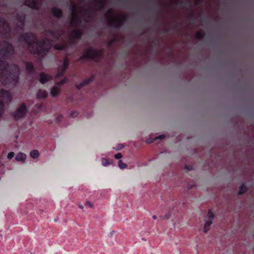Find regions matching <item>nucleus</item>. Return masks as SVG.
<instances>
[{
  "label": "nucleus",
  "instance_id": "7",
  "mask_svg": "<svg viewBox=\"0 0 254 254\" xmlns=\"http://www.w3.org/2000/svg\"><path fill=\"white\" fill-rule=\"evenodd\" d=\"M0 35L6 38L9 37L10 35V29L7 21L1 17H0Z\"/></svg>",
  "mask_w": 254,
  "mask_h": 254
},
{
  "label": "nucleus",
  "instance_id": "33",
  "mask_svg": "<svg viewBox=\"0 0 254 254\" xmlns=\"http://www.w3.org/2000/svg\"><path fill=\"white\" fill-rule=\"evenodd\" d=\"M122 157V155L120 153H118L115 155V158L117 159H119Z\"/></svg>",
  "mask_w": 254,
  "mask_h": 254
},
{
  "label": "nucleus",
  "instance_id": "15",
  "mask_svg": "<svg viewBox=\"0 0 254 254\" xmlns=\"http://www.w3.org/2000/svg\"><path fill=\"white\" fill-rule=\"evenodd\" d=\"M52 79V76L42 72L39 74V81L42 84H44Z\"/></svg>",
  "mask_w": 254,
  "mask_h": 254
},
{
  "label": "nucleus",
  "instance_id": "40",
  "mask_svg": "<svg viewBox=\"0 0 254 254\" xmlns=\"http://www.w3.org/2000/svg\"><path fill=\"white\" fill-rule=\"evenodd\" d=\"M112 43V42H110V43H109V46H111V45Z\"/></svg>",
  "mask_w": 254,
  "mask_h": 254
},
{
  "label": "nucleus",
  "instance_id": "34",
  "mask_svg": "<svg viewBox=\"0 0 254 254\" xmlns=\"http://www.w3.org/2000/svg\"><path fill=\"white\" fill-rule=\"evenodd\" d=\"M195 186H196V184H188L187 187H188V190H190L192 188L195 187Z\"/></svg>",
  "mask_w": 254,
  "mask_h": 254
},
{
  "label": "nucleus",
  "instance_id": "36",
  "mask_svg": "<svg viewBox=\"0 0 254 254\" xmlns=\"http://www.w3.org/2000/svg\"><path fill=\"white\" fill-rule=\"evenodd\" d=\"M84 86L83 85V84L82 82L80 84L76 85V88H77L79 90H80L81 88H82Z\"/></svg>",
  "mask_w": 254,
  "mask_h": 254
},
{
  "label": "nucleus",
  "instance_id": "38",
  "mask_svg": "<svg viewBox=\"0 0 254 254\" xmlns=\"http://www.w3.org/2000/svg\"><path fill=\"white\" fill-rule=\"evenodd\" d=\"M153 142V141H152V140H147V141H146V143H151V142Z\"/></svg>",
  "mask_w": 254,
  "mask_h": 254
},
{
  "label": "nucleus",
  "instance_id": "23",
  "mask_svg": "<svg viewBox=\"0 0 254 254\" xmlns=\"http://www.w3.org/2000/svg\"><path fill=\"white\" fill-rule=\"evenodd\" d=\"M66 48V46L64 45H55L54 46V48L55 50H64Z\"/></svg>",
  "mask_w": 254,
  "mask_h": 254
},
{
  "label": "nucleus",
  "instance_id": "1",
  "mask_svg": "<svg viewBox=\"0 0 254 254\" xmlns=\"http://www.w3.org/2000/svg\"><path fill=\"white\" fill-rule=\"evenodd\" d=\"M105 3V0H93V7H91L88 4L84 6V8L81 5H76L71 2L70 4V26L74 28L70 35L69 38L71 42L74 40L79 39L82 35V31L78 29L81 26V21L85 22L90 20L92 12L94 10L100 9L103 7Z\"/></svg>",
  "mask_w": 254,
  "mask_h": 254
},
{
  "label": "nucleus",
  "instance_id": "31",
  "mask_svg": "<svg viewBox=\"0 0 254 254\" xmlns=\"http://www.w3.org/2000/svg\"><path fill=\"white\" fill-rule=\"evenodd\" d=\"M165 137V135L164 134H161V135H160L157 137H156L154 139V140H157V139H163Z\"/></svg>",
  "mask_w": 254,
  "mask_h": 254
},
{
  "label": "nucleus",
  "instance_id": "17",
  "mask_svg": "<svg viewBox=\"0 0 254 254\" xmlns=\"http://www.w3.org/2000/svg\"><path fill=\"white\" fill-rule=\"evenodd\" d=\"M60 93V88L57 86H54L51 89L50 94L53 97H57Z\"/></svg>",
  "mask_w": 254,
  "mask_h": 254
},
{
  "label": "nucleus",
  "instance_id": "35",
  "mask_svg": "<svg viewBox=\"0 0 254 254\" xmlns=\"http://www.w3.org/2000/svg\"><path fill=\"white\" fill-rule=\"evenodd\" d=\"M185 168L188 171L192 170V167L191 166L185 165Z\"/></svg>",
  "mask_w": 254,
  "mask_h": 254
},
{
  "label": "nucleus",
  "instance_id": "28",
  "mask_svg": "<svg viewBox=\"0 0 254 254\" xmlns=\"http://www.w3.org/2000/svg\"><path fill=\"white\" fill-rule=\"evenodd\" d=\"M204 36V34L202 32L198 31L196 34V37L198 39H201Z\"/></svg>",
  "mask_w": 254,
  "mask_h": 254
},
{
  "label": "nucleus",
  "instance_id": "2",
  "mask_svg": "<svg viewBox=\"0 0 254 254\" xmlns=\"http://www.w3.org/2000/svg\"><path fill=\"white\" fill-rule=\"evenodd\" d=\"M18 41L27 45L31 53L36 54L39 58L44 57L48 53L51 45L48 40L38 41L32 33H25L21 35Z\"/></svg>",
  "mask_w": 254,
  "mask_h": 254
},
{
  "label": "nucleus",
  "instance_id": "9",
  "mask_svg": "<svg viewBox=\"0 0 254 254\" xmlns=\"http://www.w3.org/2000/svg\"><path fill=\"white\" fill-rule=\"evenodd\" d=\"M27 113V109L25 103H22L19 107L12 113V116L15 120H18L25 117Z\"/></svg>",
  "mask_w": 254,
  "mask_h": 254
},
{
  "label": "nucleus",
  "instance_id": "29",
  "mask_svg": "<svg viewBox=\"0 0 254 254\" xmlns=\"http://www.w3.org/2000/svg\"><path fill=\"white\" fill-rule=\"evenodd\" d=\"M14 156V153L13 152H10L7 154V158L8 159H12Z\"/></svg>",
  "mask_w": 254,
  "mask_h": 254
},
{
  "label": "nucleus",
  "instance_id": "32",
  "mask_svg": "<svg viewBox=\"0 0 254 254\" xmlns=\"http://www.w3.org/2000/svg\"><path fill=\"white\" fill-rule=\"evenodd\" d=\"M124 148V145L123 144H119L117 145L116 150H119L123 149Z\"/></svg>",
  "mask_w": 254,
  "mask_h": 254
},
{
  "label": "nucleus",
  "instance_id": "19",
  "mask_svg": "<svg viewBox=\"0 0 254 254\" xmlns=\"http://www.w3.org/2000/svg\"><path fill=\"white\" fill-rule=\"evenodd\" d=\"M26 158V155L24 153L20 152L17 154L15 160L17 161L24 162Z\"/></svg>",
  "mask_w": 254,
  "mask_h": 254
},
{
  "label": "nucleus",
  "instance_id": "27",
  "mask_svg": "<svg viewBox=\"0 0 254 254\" xmlns=\"http://www.w3.org/2000/svg\"><path fill=\"white\" fill-rule=\"evenodd\" d=\"M78 115V113L76 111H73L71 112L70 113V116L72 118H75L77 117Z\"/></svg>",
  "mask_w": 254,
  "mask_h": 254
},
{
  "label": "nucleus",
  "instance_id": "16",
  "mask_svg": "<svg viewBox=\"0 0 254 254\" xmlns=\"http://www.w3.org/2000/svg\"><path fill=\"white\" fill-rule=\"evenodd\" d=\"M48 95V93L45 90L40 89L36 93V98L38 100L45 99L47 97Z\"/></svg>",
  "mask_w": 254,
  "mask_h": 254
},
{
  "label": "nucleus",
  "instance_id": "21",
  "mask_svg": "<svg viewBox=\"0 0 254 254\" xmlns=\"http://www.w3.org/2000/svg\"><path fill=\"white\" fill-rule=\"evenodd\" d=\"M30 157L33 159L38 158L40 156V153L37 150H33L30 153Z\"/></svg>",
  "mask_w": 254,
  "mask_h": 254
},
{
  "label": "nucleus",
  "instance_id": "37",
  "mask_svg": "<svg viewBox=\"0 0 254 254\" xmlns=\"http://www.w3.org/2000/svg\"><path fill=\"white\" fill-rule=\"evenodd\" d=\"M86 204L90 207H92V205L91 204V203L89 202V201H87L86 202Z\"/></svg>",
  "mask_w": 254,
  "mask_h": 254
},
{
  "label": "nucleus",
  "instance_id": "18",
  "mask_svg": "<svg viewBox=\"0 0 254 254\" xmlns=\"http://www.w3.org/2000/svg\"><path fill=\"white\" fill-rule=\"evenodd\" d=\"M52 12L53 15L56 18H60L62 16V10L56 7H54L52 9Z\"/></svg>",
  "mask_w": 254,
  "mask_h": 254
},
{
  "label": "nucleus",
  "instance_id": "26",
  "mask_svg": "<svg viewBox=\"0 0 254 254\" xmlns=\"http://www.w3.org/2000/svg\"><path fill=\"white\" fill-rule=\"evenodd\" d=\"M67 81V78L66 77H64L62 80L61 81H59L56 83V86H60L64 84Z\"/></svg>",
  "mask_w": 254,
  "mask_h": 254
},
{
  "label": "nucleus",
  "instance_id": "30",
  "mask_svg": "<svg viewBox=\"0 0 254 254\" xmlns=\"http://www.w3.org/2000/svg\"><path fill=\"white\" fill-rule=\"evenodd\" d=\"M4 104L3 103L0 102V115L3 112Z\"/></svg>",
  "mask_w": 254,
  "mask_h": 254
},
{
  "label": "nucleus",
  "instance_id": "3",
  "mask_svg": "<svg viewBox=\"0 0 254 254\" xmlns=\"http://www.w3.org/2000/svg\"><path fill=\"white\" fill-rule=\"evenodd\" d=\"M20 74L19 67L13 64L0 60V80L4 85L14 86L19 80Z\"/></svg>",
  "mask_w": 254,
  "mask_h": 254
},
{
  "label": "nucleus",
  "instance_id": "5",
  "mask_svg": "<svg viewBox=\"0 0 254 254\" xmlns=\"http://www.w3.org/2000/svg\"><path fill=\"white\" fill-rule=\"evenodd\" d=\"M14 53V49L11 44L6 41L0 42V58H8Z\"/></svg>",
  "mask_w": 254,
  "mask_h": 254
},
{
  "label": "nucleus",
  "instance_id": "4",
  "mask_svg": "<svg viewBox=\"0 0 254 254\" xmlns=\"http://www.w3.org/2000/svg\"><path fill=\"white\" fill-rule=\"evenodd\" d=\"M105 17L108 25L117 28L120 27L126 19V16L122 14H115L111 9L108 10Z\"/></svg>",
  "mask_w": 254,
  "mask_h": 254
},
{
  "label": "nucleus",
  "instance_id": "6",
  "mask_svg": "<svg viewBox=\"0 0 254 254\" xmlns=\"http://www.w3.org/2000/svg\"><path fill=\"white\" fill-rule=\"evenodd\" d=\"M102 55V51L101 50L89 48L86 49L83 56L80 57V60L87 58L97 61Z\"/></svg>",
  "mask_w": 254,
  "mask_h": 254
},
{
  "label": "nucleus",
  "instance_id": "10",
  "mask_svg": "<svg viewBox=\"0 0 254 254\" xmlns=\"http://www.w3.org/2000/svg\"><path fill=\"white\" fill-rule=\"evenodd\" d=\"M25 18V14L22 12H19L16 14L14 22L16 25L17 30H23Z\"/></svg>",
  "mask_w": 254,
  "mask_h": 254
},
{
  "label": "nucleus",
  "instance_id": "12",
  "mask_svg": "<svg viewBox=\"0 0 254 254\" xmlns=\"http://www.w3.org/2000/svg\"><path fill=\"white\" fill-rule=\"evenodd\" d=\"M69 65V61L67 58H65L64 60L63 63L62 65H60L58 68V72L55 75L56 78H59L62 76L65 70L67 68Z\"/></svg>",
  "mask_w": 254,
  "mask_h": 254
},
{
  "label": "nucleus",
  "instance_id": "11",
  "mask_svg": "<svg viewBox=\"0 0 254 254\" xmlns=\"http://www.w3.org/2000/svg\"><path fill=\"white\" fill-rule=\"evenodd\" d=\"M12 100V96L9 91L0 90V102L3 104H8Z\"/></svg>",
  "mask_w": 254,
  "mask_h": 254
},
{
  "label": "nucleus",
  "instance_id": "39",
  "mask_svg": "<svg viewBox=\"0 0 254 254\" xmlns=\"http://www.w3.org/2000/svg\"><path fill=\"white\" fill-rule=\"evenodd\" d=\"M153 219H156L157 218L156 216V215H154V216H153Z\"/></svg>",
  "mask_w": 254,
  "mask_h": 254
},
{
  "label": "nucleus",
  "instance_id": "25",
  "mask_svg": "<svg viewBox=\"0 0 254 254\" xmlns=\"http://www.w3.org/2000/svg\"><path fill=\"white\" fill-rule=\"evenodd\" d=\"M119 167L121 168V169H125L126 168H127V165L126 163H125L124 162H123L122 160H120L119 161Z\"/></svg>",
  "mask_w": 254,
  "mask_h": 254
},
{
  "label": "nucleus",
  "instance_id": "13",
  "mask_svg": "<svg viewBox=\"0 0 254 254\" xmlns=\"http://www.w3.org/2000/svg\"><path fill=\"white\" fill-rule=\"evenodd\" d=\"M41 0H25V4L29 7L37 9L41 5Z\"/></svg>",
  "mask_w": 254,
  "mask_h": 254
},
{
  "label": "nucleus",
  "instance_id": "14",
  "mask_svg": "<svg viewBox=\"0 0 254 254\" xmlns=\"http://www.w3.org/2000/svg\"><path fill=\"white\" fill-rule=\"evenodd\" d=\"M61 33V32H57L55 33L52 31L45 30V35L47 38H49L50 40H52L54 39H58L60 36Z\"/></svg>",
  "mask_w": 254,
  "mask_h": 254
},
{
  "label": "nucleus",
  "instance_id": "8",
  "mask_svg": "<svg viewBox=\"0 0 254 254\" xmlns=\"http://www.w3.org/2000/svg\"><path fill=\"white\" fill-rule=\"evenodd\" d=\"M215 218V215L211 210L208 211L206 216L204 219V225L203 231L204 233H207L211 228V225L213 222Z\"/></svg>",
  "mask_w": 254,
  "mask_h": 254
},
{
  "label": "nucleus",
  "instance_id": "42",
  "mask_svg": "<svg viewBox=\"0 0 254 254\" xmlns=\"http://www.w3.org/2000/svg\"><path fill=\"white\" fill-rule=\"evenodd\" d=\"M80 208H81V209H83V207L82 206H80Z\"/></svg>",
  "mask_w": 254,
  "mask_h": 254
},
{
  "label": "nucleus",
  "instance_id": "24",
  "mask_svg": "<svg viewBox=\"0 0 254 254\" xmlns=\"http://www.w3.org/2000/svg\"><path fill=\"white\" fill-rule=\"evenodd\" d=\"M92 80H93V78L90 77V78H88L84 80H83L82 82V83H83V85L85 86L87 85L91 81H92Z\"/></svg>",
  "mask_w": 254,
  "mask_h": 254
},
{
  "label": "nucleus",
  "instance_id": "20",
  "mask_svg": "<svg viewBox=\"0 0 254 254\" xmlns=\"http://www.w3.org/2000/svg\"><path fill=\"white\" fill-rule=\"evenodd\" d=\"M25 68L28 73H32L34 71L33 65L31 63H26L25 64Z\"/></svg>",
  "mask_w": 254,
  "mask_h": 254
},
{
  "label": "nucleus",
  "instance_id": "41",
  "mask_svg": "<svg viewBox=\"0 0 254 254\" xmlns=\"http://www.w3.org/2000/svg\"><path fill=\"white\" fill-rule=\"evenodd\" d=\"M109 164V163H108V161H107V162H106V163H105V164L104 165H107V164Z\"/></svg>",
  "mask_w": 254,
  "mask_h": 254
},
{
  "label": "nucleus",
  "instance_id": "22",
  "mask_svg": "<svg viewBox=\"0 0 254 254\" xmlns=\"http://www.w3.org/2000/svg\"><path fill=\"white\" fill-rule=\"evenodd\" d=\"M247 190V187L244 184L242 185L239 188L238 195H241L246 192Z\"/></svg>",
  "mask_w": 254,
  "mask_h": 254
}]
</instances>
